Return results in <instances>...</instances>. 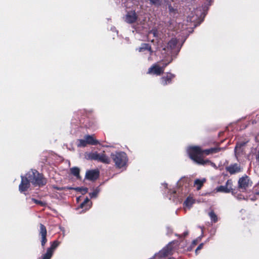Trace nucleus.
Wrapping results in <instances>:
<instances>
[{"instance_id": "1", "label": "nucleus", "mask_w": 259, "mask_h": 259, "mask_svg": "<svg viewBox=\"0 0 259 259\" xmlns=\"http://www.w3.org/2000/svg\"><path fill=\"white\" fill-rule=\"evenodd\" d=\"M187 152L190 158L195 162L202 165H210L217 168L216 165L208 159H204L201 157H198L197 155L200 153V148L198 146L190 147L187 149Z\"/></svg>"}, {"instance_id": "2", "label": "nucleus", "mask_w": 259, "mask_h": 259, "mask_svg": "<svg viewBox=\"0 0 259 259\" xmlns=\"http://www.w3.org/2000/svg\"><path fill=\"white\" fill-rule=\"evenodd\" d=\"M26 175L34 186L41 187L45 185L47 183V180L44 178L42 175L35 169L29 171Z\"/></svg>"}, {"instance_id": "3", "label": "nucleus", "mask_w": 259, "mask_h": 259, "mask_svg": "<svg viewBox=\"0 0 259 259\" xmlns=\"http://www.w3.org/2000/svg\"><path fill=\"white\" fill-rule=\"evenodd\" d=\"M111 158L116 167L121 168L125 166L128 161L126 154L122 151H116L111 154Z\"/></svg>"}, {"instance_id": "4", "label": "nucleus", "mask_w": 259, "mask_h": 259, "mask_svg": "<svg viewBox=\"0 0 259 259\" xmlns=\"http://www.w3.org/2000/svg\"><path fill=\"white\" fill-rule=\"evenodd\" d=\"M181 46H178V40L175 38H172L167 43L166 48L163 49L162 54H165L167 56H176L178 54L181 49Z\"/></svg>"}, {"instance_id": "5", "label": "nucleus", "mask_w": 259, "mask_h": 259, "mask_svg": "<svg viewBox=\"0 0 259 259\" xmlns=\"http://www.w3.org/2000/svg\"><path fill=\"white\" fill-rule=\"evenodd\" d=\"M172 242L169 243L165 247L159 251L155 256L159 259L166 257L173 254L174 248L172 246Z\"/></svg>"}, {"instance_id": "6", "label": "nucleus", "mask_w": 259, "mask_h": 259, "mask_svg": "<svg viewBox=\"0 0 259 259\" xmlns=\"http://www.w3.org/2000/svg\"><path fill=\"white\" fill-rule=\"evenodd\" d=\"M172 61L171 59L168 62L163 64L162 66H160L157 63L153 64L150 67L148 71V74L160 75L164 72V68Z\"/></svg>"}, {"instance_id": "7", "label": "nucleus", "mask_w": 259, "mask_h": 259, "mask_svg": "<svg viewBox=\"0 0 259 259\" xmlns=\"http://www.w3.org/2000/svg\"><path fill=\"white\" fill-rule=\"evenodd\" d=\"M90 158L92 160H97L105 164H109L111 162L110 158L104 153L94 152L91 153Z\"/></svg>"}, {"instance_id": "8", "label": "nucleus", "mask_w": 259, "mask_h": 259, "mask_svg": "<svg viewBox=\"0 0 259 259\" xmlns=\"http://www.w3.org/2000/svg\"><path fill=\"white\" fill-rule=\"evenodd\" d=\"M60 242L55 240L51 242V246L47 248V252L42 254L41 259H51L54 250L59 245Z\"/></svg>"}, {"instance_id": "9", "label": "nucleus", "mask_w": 259, "mask_h": 259, "mask_svg": "<svg viewBox=\"0 0 259 259\" xmlns=\"http://www.w3.org/2000/svg\"><path fill=\"white\" fill-rule=\"evenodd\" d=\"M21 181L19 186V190L21 193H24L30 186V182L27 176H21Z\"/></svg>"}, {"instance_id": "10", "label": "nucleus", "mask_w": 259, "mask_h": 259, "mask_svg": "<svg viewBox=\"0 0 259 259\" xmlns=\"http://www.w3.org/2000/svg\"><path fill=\"white\" fill-rule=\"evenodd\" d=\"M164 4L166 8L168 9L170 16L173 17H177L179 13L177 6L175 4L172 5L171 2L169 1H164Z\"/></svg>"}, {"instance_id": "11", "label": "nucleus", "mask_w": 259, "mask_h": 259, "mask_svg": "<svg viewBox=\"0 0 259 259\" xmlns=\"http://www.w3.org/2000/svg\"><path fill=\"white\" fill-rule=\"evenodd\" d=\"M233 182L231 180H228L225 185L220 186L216 188L215 190L218 192L230 193L232 190Z\"/></svg>"}, {"instance_id": "12", "label": "nucleus", "mask_w": 259, "mask_h": 259, "mask_svg": "<svg viewBox=\"0 0 259 259\" xmlns=\"http://www.w3.org/2000/svg\"><path fill=\"white\" fill-rule=\"evenodd\" d=\"M40 229L39 231V235L40 237V242L42 247H44L46 242H47V231L46 227L42 224L39 225Z\"/></svg>"}, {"instance_id": "13", "label": "nucleus", "mask_w": 259, "mask_h": 259, "mask_svg": "<svg viewBox=\"0 0 259 259\" xmlns=\"http://www.w3.org/2000/svg\"><path fill=\"white\" fill-rule=\"evenodd\" d=\"M251 183L250 182L249 178L245 176L240 178L238 181L239 188L245 190L247 188L251 186Z\"/></svg>"}, {"instance_id": "14", "label": "nucleus", "mask_w": 259, "mask_h": 259, "mask_svg": "<svg viewBox=\"0 0 259 259\" xmlns=\"http://www.w3.org/2000/svg\"><path fill=\"white\" fill-rule=\"evenodd\" d=\"M137 19L138 16L134 11L128 12L126 14L124 18L125 21L129 24H132L135 22Z\"/></svg>"}, {"instance_id": "15", "label": "nucleus", "mask_w": 259, "mask_h": 259, "mask_svg": "<svg viewBox=\"0 0 259 259\" xmlns=\"http://www.w3.org/2000/svg\"><path fill=\"white\" fill-rule=\"evenodd\" d=\"M227 171L230 175H234L238 173L241 171V168L237 163H234L226 167Z\"/></svg>"}, {"instance_id": "16", "label": "nucleus", "mask_w": 259, "mask_h": 259, "mask_svg": "<svg viewBox=\"0 0 259 259\" xmlns=\"http://www.w3.org/2000/svg\"><path fill=\"white\" fill-rule=\"evenodd\" d=\"M99 172L98 170H88L85 174V178L91 181H94L98 179Z\"/></svg>"}, {"instance_id": "17", "label": "nucleus", "mask_w": 259, "mask_h": 259, "mask_svg": "<svg viewBox=\"0 0 259 259\" xmlns=\"http://www.w3.org/2000/svg\"><path fill=\"white\" fill-rule=\"evenodd\" d=\"M175 75L170 73H167L165 76H163L161 79V84L163 85H167L171 82V79Z\"/></svg>"}, {"instance_id": "18", "label": "nucleus", "mask_w": 259, "mask_h": 259, "mask_svg": "<svg viewBox=\"0 0 259 259\" xmlns=\"http://www.w3.org/2000/svg\"><path fill=\"white\" fill-rule=\"evenodd\" d=\"M136 50L139 52H143L145 50H148L150 52V54L151 55L153 53V51L151 49V46L148 44L143 43L141 45V47L136 49Z\"/></svg>"}, {"instance_id": "19", "label": "nucleus", "mask_w": 259, "mask_h": 259, "mask_svg": "<svg viewBox=\"0 0 259 259\" xmlns=\"http://www.w3.org/2000/svg\"><path fill=\"white\" fill-rule=\"evenodd\" d=\"M84 138H85L87 143H89V145H96L99 143V142L95 140L93 136L85 135Z\"/></svg>"}, {"instance_id": "20", "label": "nucleus", "mask_w": 259, "mask_h": 259, "mask_svg": "<svg viewBox=\"0 0 259 259\" xmlns=\"http://www.w3.org/2000/svg\"><path fill=\"white\" fill-rule=\"evenodd\" d=\"M92 202L88 198H86L82 203L80 204V207L84 208V210H88L91 206Z\"/></svg>"}, {"instance_id": "21", "label": "nucleus", "mask_w": 259, "mask_h": 259, "mask_svg": "<svg viewBox=\"0 0 259 259\" xmlns=\"http://www.w3.org/2000/svg\"><path fill=\"white\" fill-rule=\"evenodd\" d=\"M194 200L191 197H188L186 200L184 201V205L190 209L192 205L194 203Z\"/></svg>"}, {"instance_id": "22", "label": "nucleus", "mask_w": 259, "mask_h": 259, "mask_svg": "<svg viewBox=\"0 0 259 259\" xmlns=\"http://www.w3.org/2000/svg\"><path fill=\"white\" fill-rule=\"evenodd\" d=\"M245 143H237L235 146L234 152L236 156L240 152L242 151V148L245 145Z\"/></svg>"}, {"instance_id": "23", "label": "nucleus", "mask_w": 259, "mask_h": 259, "mask_svg": "<svg viewBox=\"0 0 259 259\" xmlns=\"http://www.w3.org/2000/svg\"><path fill=\"white\" fill-rule=\"evenodd\" d=\"M177 192L178 193L180 192L179 188L178 189L177 191L176 190H169V191L168 192V193L169 194V199L170 200L172 199L174 201H175V198H176V197H177Z\"/></svg>"}, {"instance_id": "24", "label": "nucleus", "mask_w": 259, "mask_h": 259, "mask_svg": "<svg viewBox=\"0 0 259 259\" xmlns=\"http://www.w3.org/2000/svg\"><path fill=\"white\" fill-rule=\"evenodd\" d=\"M70 171H71V173L74 176L76 177V178L77 179L80 178V176H79L80 170H79V168H78L77 167H73L70 168Z\"/></svg>"}, {"instance_id": "25", "label": "nucleus", "mask_w": 259, "mask_h": 259, "mask_svg": "<svg viewBox=\"0 0 259 259\" xmlns=\"http://www.w3.org/2000/svg\"><path fill=\"white\" fill-rule=\"evenodd\" d=\"M206 181L205 179H196L194 182V185L197 186V189L199 190L201 189L203 183Z\"/></svg>"}, {"instance_id": "26", "label": "nucleus", "mask_w": 259, "mask_h": 259, "mask_svg": "<svg viewBox=\"0 0 259 259\" xmlns=\"http://www.w3.org/2000/svg\"><path fill=\"white\" fill-rule=\"evenodd\" d=\"M195 14L196 15V17H194V16H193L192 17H188V19H189V20L191 21V22H194V25L195 26V27L197 26L198 24H195V21L196 20V19L198 17V15H199L200 14H201V10H198V9H196L195 12H194Z\"/></svg>"}, {"instance_id": "27", "label": "nucleus", "mask_w": 259, "mask_h": 259, "mask_svg": "<svg viewBox=\"0 0 259 259\" xmlns=\"http://www.w3.org/2000/svg\"><path fill=\"white\" fill-rule=\"evenodd\" d=\"M77 141V146L79 147H84L89 144L84 137L83 139H79Z\"/></svg>"}, {"instance_id": "28", "label": "nucleus", "mask_w": 259, "mask_h": 259, "mask_svg": "<svg viewBox=\"0 0 259 259\" xmlns=\"http://www.w3.org/2000/svg\"><path fill=\"white\" fill-rule=\"evenodd\" d=\"M208 215L211 220L213 223H216L218 219L217 214L214 212L213 211H211L208 213Z\"/></svg>"}, {"instance_id": "29", "label": "nucleus", "mask_w": 259, "mask_h": 259, "mask_svg": "<svg viewBox=\"0 0 259 259\" xmlns=\"http://www.w3.org/2000/svg\"><path fill=\"white\" fill-rule=\"evenodd\" d=\"M99 192L100 189L99 188H96L93 192L89 193V195L91 198H96Z\"/></svg>"}, {"instance_id": "30", "label": "nucleus", "mask_w": 259, "mask_h": 259, "mask_svg": "<svg viewBox=\"0 0 259 259\" xmlns=\"http://www.w3.org/2000/svg\"><path fill=\"white\" fill-rule=\"evenodd\" d=\"M200 151H201V152L200 153L198 154L197 155V156L198 157H201V156L204 154L206 155H208L210 154H211V152H210V149H205V150H202L201 148H200Z\"/></svg>"}, {"instance_id": "31", "label": "nucleus", "mask_w": 259, "mask_h": 259, "mask_svg": "<svg viewBox=\"0 0 259 259\" xmlns=\"http://www.w3.org/2000/svg\"><path fill=\"white\" fill-rule=\"evenodd\" d=\"M74 190L76 191L80 192L82 194H84L88 192V189L83 187H76L74 188Z\"/></svg>"}, {"instance_id": "32", "label": "nucleus", "mask_w": 259, "mask_h": 259, "mask_svg": "<svg viewBox=\"0 0 259 259\" xmlns=\"http://www.w3.org/2000/svg\"><path fill=\"white\" fill-rule=\"evenodd\" d=\"M221 149H222V148H219V147L211 148H210L211 154L217 153V152H219Z\"/></svg>"}, {"instance_id": "33", "label": "nucleus", "mask_w": 259, "mask_h": 259, "mask_svg": "<svg viewBox=\"0 0 259 259\" xmlns=\"http://www.w3.org/2000/svg\"><path fill=\"white\" fill-rule=\"evenodd\" d=\"M32 200L36 204H39L41 206H44L45 205V203H44L42 201H41L40 200H38L37 199H35L34 198H32Z\"/></svg>"}, {"instance_id": "34", "label": "nucleus", "mask_w": 259, "mask_h": 259, "mask_svg": "<svg viewBox=\"0 0 259 259\" xmlns=\"http://www.w3.org/2000/svg\"><path fill=\"white\" fill-rule=\"evenodd\" d=\"M202 236H203V230H202V235H201V236L199 237L196 240H194L193 241L192 245H195L197 243V242L201 239V238L202 237Z\"/></svg>"}, {"instance_id": "35", "label": "nucleus", "mask_w": 259, "mask_h": 259, "mask_svg": "<svg viewBox=\"0 0 259 259\" xmlns=\"http://www.w3.org/2000/svg\"><path fill=\"white\" fill-rule=\"evenodd\" d=\"M203 245H204V243H201V244H200L197 247V248L195 250V252L196 253H197V251L199 250H200L203 246Z\"/></svg>"}, {"instance_id": "36", "label": "nucleus", "mask_w": 259, "mask_h": 259, "mask_svg": "<svg viewBox=\"0 0 259 259\" xmlns=\"http://www.w3.org/2000/svg\"><path fill=\"white\" fill-rule=\"evenodd\" d=\"M54 189L57 190H65L64 187H59L57 186H53Z\"/></svg>"}, {"instance_id": "37", "label": "nucleus", "mask_w": 259, "mask_h": 259, "mask_svg": "<svg viewBox=\"0 0 259 259\" xmlns=\"http://www.w3.org/2000/svg\"><path fill=\"white\" fill-rule=\"evenodd\" d=\"M64 188H65V190H74L75 188H73L71 187H64Z\"/></svg>"}, {"instance_id": "38", "label": "nucleus", "mask_w": 259, "mask_h": 259, "mask_svg": "<svg viewBox=\"0 0 259 259\" xmlns=\"http://www.w3.org/2000/svg\"><path fill=\"white\" fill-rule=\"evenodd\" d=\"M186 187H187V186H185V188H186V189H185V190L184 192H182V193L183 194H184V195H186V194L188 192V191L187 189L186 188Z\"/></svg>"}, {"instance_id": "39", "label": "nucleus", "mask_w": 259, "mask_h": 259, "mask_svg": "<svg viewBox=\"0 0 259 259\" xmlns=\"http://www.w3.org/2000/svg\"><path fill=\"white\" fill-rule=\"evenodd\" d=\"M151 33H153V35H154V36H157V35H156V30H152L151 31Z\"/></svg>"}, {"instance_id": "40", "label": "nucleus", "mask_w": 259, "mask_h": 259, "mask_svg": "<svg viewBox=\"0 0 259 259\" xmlns=\"http://www.w3.org/2000/svg\"><path fill=\"white\" fill-rule=\"evenodd\" d=\"M188 231H185L183 234V236L184 237H186L187 235H188Z\"/></svg>"}, {"instance_id": "41", "label": "nucleus", "mask_w": 259, "mask_h": 259, "mask_svg": "<svg viewBox=\"0 0 259 259\" xmlns=\"http://www.w3.org/2000/svg\"><path fill=\"white\" fill-rule=\"evenodd\" d=\"M111 30H112V31H116L117 33L118 32H117V31H116V29H115V27H112V28H111Z\"/></svg>"}, {"instance_id": "42", "label": "nucleus", "mask_w": 259, "mask_h": 259, "mask_svg": "<svg viewBox=\"0 0 259 259\" xmlns=\"http://www.w3.org/2000/svg\"><path fill=\"white\" fill-rule=\"evenodd\" d=\"M236 197H237V198L238 199H241L242 198H241V196H239V195H238V196H237Z\"/></svg>"}, {"instance_id": "43", "label": "nucleus", "mask_w": 259, "mask_h": 259, "mask_svg": "<svg viewBox=\"0 0 259 259\" xmlns=\"http://www.w3.org/2000/svg\"><path fill=\"white\" fill-rule=\"evenodd\" d=\"M163 185H164V187H165L166 188H167V184L166 183H164V184H163Z\"/></svg>"}, {"instance_id": "44", "label": "nucleus", "mask_w": 259, "mask_h": 259, "mask_svg": "<svg viewBox=\"0 0 259 259\" xmlns=\"http://www.w3.org/2000/svg\"><path fill=\"white\" fill-rule=\"evenodd\" d=\"M202 21H203V19H202L201 21H200L198 24H199L201 22H202Z\"/></svg>"}, {"instance_id": "45", "label": "nucleus", "mask_w": 259, "mask_h": 259, "mask_svg": "<svg viewBox=\"0 0 259 259\" xmlns=\"http://www.w3.org/2000/svg\"><path fill=\"white\" fill-rule=\"evenodd\" d=\"M168 259H175V258H173V257H170V258H168Z\"/></svg>"}, {"instance_id": "46", "label": "nucleus", "mask_w": 259, "mask_h": 259, "mask_svg": "<svg viewBox=\"0 0 259 259\" xmlns=\"http://www.w3.org/2000/svg\"><path fill=\"white\" fill-rule=\"evenodd\" d=\"M61 230L63 231H64V229L63 230V229H61Z\"/></svg>"}, {"instance_id": "47", "label": "nucleus", "mask_w": 259, "mask_h": 259, "mask_svg": "<svg viewBox=\"0 0 259 259\" xmlns=\"http://www.w3.org/2000/svg\"><path fill=\"white\" fill-rule=\"evenodd\" d=\"M257 194L258 195H259V191H258V192H257Z\"/></svg>"}]
</instances>
